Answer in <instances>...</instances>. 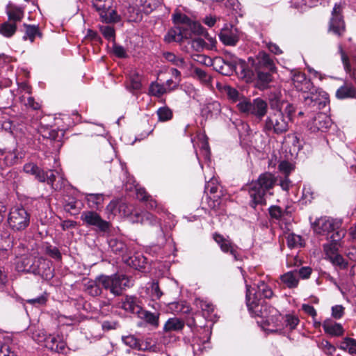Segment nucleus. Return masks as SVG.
Returning a JSON list of instances; mask_svg holds the SVG:
<instances>
[{
  "label": "nucleus",
  "instance_id": "obj_1",
  "mask_svg": "<svg viewBox=\"0 0 356 356\" xmlns=\"http://www.w3.org/2000/svg\"><path fill=\"white\" fill-rule=\"evenodd\" d=\"M247 307L252 316L262 318L260 323L266 332H281L284 329L282 322L284 317L275 308L254 300L252 301L248 293L247 294Z\"/></svg>",
  "mask_w": 356,
  "mask_h": 356
},
{
  "label": "nucleus",
  "instance_id": "obj_2",
  "mask_svg": "<svg viewBox=\"0 0 356 356\" xmlns=\"http://www.w3.org/2000/svg\"><path fill=\"white\" fill-rule=\"evenodd\" d=\"M118 207L119 213L124 216L129 217L132 222L140 223L142 225H148L151 226H156L158 229V236L156 245L163 246L166 242V237L161 227V222L151 213L147 211L136 212L132 213V207L125 202H120L116 204L111 202L108 206L107 209L113 212L115 207Z\"/></svg>",
  "mask_w": 356,
  "mask_h": 356
},
{
  "label": "nucleus",
  "instance_id": "obj_3",
  "mask_svg": "<svg viewBox=\"0 0 356 356\" xmlns=\"http://www.w3.org/2000/svg\"><path fill=\"white\" fill-rule=\"evenodd\" d=\"M270 104L273 111L269 113L265 120L264 130L277 135L286 133L289 129V123L282 112L284 103L280 102L278 97H275L270 99Z\"/></svg>",
  "mask_w": 356,
  "mask_h": 356
},
{
  "label": "nucleus",
  "instance_id": "obj_4",
  "mask_svg": "<svg viewBox=\"0 0 356 356\" xmlns=\"http://www.w3.org/2000/svg\"><path fill=\"white\" fill-rule=\"evenodd\" d=\"M275 183L273 175L269 172L261 174L257 181H252L249 186V194L251 197L250 205L255 208L258 204H265L264 196L268 190L272 188Z\"/></svg>",
  "mask_w": 356,
  "mask_h": 356
},
{
  "label": "nucleus",
  "instance_id": "obj_5",
  "mask_svg": "<svg viewBox=\"0 0 356 356\" xmlns=\"http://www.w3.org/2000/svg\"><path fill=\"white\" fill-rule=\"evenodd\" d=\"M19 272H25L38 275L48 279L52 277L49 261L43 257H25L16 264Z\"/></svg>",
  "mask_w": 356,
  "mask_h": 356
},
{
  "label": "nucleus",
  "instance_id": "obj_6",
  "mask_svg": "<svg viewBox=\"0 0 356 356\" xmlns=\"http://www.w3.org/2000/svg\"><path fill=\"white\" fill-rule=\"evenodd\" d=\"M99 282L102 288L108 290L111 293L118 296L122 293L123 291L134 285L133 280L124 274L115 273L112 275H99Z\"/></svg>",
  "mask_w": 356,
  "mask_h": 356
},
{
  "label": "nucleus",
  "instance_id": "obj_7",
  "mask_svg": "<svg viewBox=\"0 0 356 356\" xmlns=\"http://www.w3.org/2000/svg\"><path fill=\"white\" fill-rule=\"evenodd\" d=\"M341 222L329 218H321L317 219L313 224V229L318 234H328L332 232L330 236L332 242L340 241L345 236L343 229L338 230Z\"/></svg>",
  "mask_w": 356,
  "mask_h": 356
},
{
  "label": "nucleus",
  "instance_id": "obj_8",
  "mask_svg": "<svg viewBox=\"0 0 356 356\" xmlns=\"http://www.w3.org/2000/svg\"><path fill=\"white\" fill-rule=\"evenodd\" d=\"M30 214L22 206H15L10 209L8 223L10 227L15 231H23L30 224Z\"/></svg>",
  "mask_w": 356,
  "mask_h": 356
},
{
  "label": "nucleus",
  "instance_id": "obj_9",
  "mask_svg": "<svg viewBox=\"0 0 356 356\" xmlns=\"http://www.w3.org/2000/svg\"><path fill=\"white\" fill-rule=\"evenodd\" d=\"M80 218L87 227H94L99 232L107 233L110 230V222L102 219L100 215L94 211H85L81 213Z\"/></svg>",
  "mask_w": 356,
  "mask_h": 356
},
{
  "label": "nucleus",
  "instance_id": "obj_10",
  "mask_svg": "<svg viewBox=\"0 0 356 356\" xmlns=\"http://www.w3.org/2000/svg\"><path fill=\"white\" fill-rule=\"evenodd\" d=\"M343 4L341 1L334 4L330 21L329 31L338 36H341L345 31V24L341 15Z\"/></svg>",
  "mask_w": 356,
  "mask_h": 356
},
{
  "label": "nucleus",
  "instance_id": "obj_11",
  "mask_svg": "<svg viewBox=\"0 0 356 356\" xmlns=\"http://www.w3.org/2000/svg\"><path fill=\"white\" fill-rule=\"evenodd\" d=\"M220 40L225 45L235 46L240 39V32L234 25L226 24L219 33Z\"/></svg>",
  "mask_w": 356,
  "mask_h": 356
},
{
  "label": "nucleus",
  "instance_id": "obj_12",
  "mask_svg": "<svg viewBox=\"0 0 356 356\" xmlns=\"http://www.w3.org/2000/svg\"><path fill=\"white\" fill-rule=\"evenodd\" d=\"M172 20L175 26H184L192 33H203L204 27L200 24L193 22L187 15L181 13H175L172 15Z\"/></svg>",
  "mask_w": 356,
  "mask_h": 356
},
{
  "label": "nucleus",
  "instance_id": "obj_13",
  "mask_svg": "<svg viewBox=\"0 0 356 356\" xmlns=\"http://www.w3.org/2000/svg\"><path fill=\"white\" fill-rule=\"evenodd\" d=\"M55 173L52 170L49 172H42L44 176V181L40 182H47V184L51 185V188L56 191L60 190L65 185L66 180L64 178L61 170H55Z\"/></svg>",
  "mask_w": 356,
  "mask_h": 356
},
{
  "label": "nucleus",
  "instance_id": "obj_14",
  "mask_svg": "<svg viewBox=\"0 0 356 356\" xmlns=\"http://www.w3.org/2000/svg\"><path fill=\"white\" fill-rule=\"evenodd\" d=\"M332 125V120L325 113H318L308 123V127L312 132L326 131Z\"/></svg>",
  "mask_w": 356,
  "mask_h": 356
},
{
  "label": "nucleus",
  "instance_id": "obj_15",
  "mask_svg": "<svg viewBox=\"0 0 356 356\" xmlns=\"http://www.w3.org/2000/svg\"><path fill=\"white\" fill-rule=\"evenodd\" d=\"M257 289L254 293V296L252 298L250 296V286L246 284V295L248 294V295L252 301L254 300L264 305H268L264 300H262L261 298H270L273 296V293L271 288L268 286L264 281H259L257 284Z\"/></svg>",
  "mask_w": 356,
  "mask_h": 356
},
{
  "label": "nucleus",
  "instance_id": "obj_16",
  "mask_svg": "<svg viewBox=\"0 0 356 356\" xmlns=\"http://www.w3.org/2000/svg\"><path fill=\"white\" fill-rule=\"evenodd\" d=\"M213 238L218 244L220 250L223 252L229 253L236 261L239 259L237 247L234 245L228 238H225L218 233H214L213 234Z\"/></svg>",
  "mask_w": 356,
  "mask_h": 356
},
{
  "label": "nucleus",
  "instance_id": "obj_17",
  "mask_svg": "<svg viewBox=\"0 0 356 356\" xmlns=\"http://www.w3.org/2000/svg\"><path fill=\"white\" fill-rule=\"evenodd\" d=\"M191 37L190 31L184 26H175L170 29L164 37V40L167 43L173 42H180L184 39Z\"/></svg>",
  "mask_w": 356,
  "mask_h": 356
},
{
  "label": "nucleus",
  "instance_id": "obj_18",
  "mask_svg": "<svg viewBox=\"0 0 356 356\" xmlns=\"http://www.w3.org/2000/svg\"><path fill=\"white\" fill-rule=\"evenodd\" d=\"M291 81L297 90L307 93L312 88V83L306 77L305 73L295 71L292 72Z\"/></svg>",
  "mask_w": 356,
  "mask_h": 356
},
{
  "label": "nucleus",
  "instance_id": "obj_19",
  "mask_svg": "<svg viewBox=\"0 0 356 356\" xmlns=\"http://www.w3.org/2000/svg\"><path fill=\"white\" fill-rule=\"evenodd\" d=\"M94 6L99 12L102 22L105 23H112L120 21V17L114 9L109 8H106L105 5L102 3V2L97 3H94Z\"/></svg>",
  "mask_w": 356,
  "mask_h": 356
},
{
  "label": "nucleus",
  "instance_id": "obj_20",
  "mask_svg": "<svg viewBox=\"0 0 356 356\" xmlns=\"http://www.w3.org/2000/svg\"><path fill=\"white\" fill-rule=\"evenodd\" d=\"M257 62L254 63V70H265L268 71H275L276 67L270 56L264 52L260 51L256 58Z\"/></svg>",
  "mask_w": 356,
  "mask_h": 356
},
{
  "label": "nucleus",
  "instance_id": "obj_21",
  "mask_svg": "<svg viewBox=\"0 0 356 356\" xmlns=\"http://www.w3.org/2000/svg\"><path fill=\"white\" fill-rule=\"evenodd\" d=\"M257 79V86L259 89H266L268 84L272 81V74L275 71H268L265 70H254Z\"/></svg>",
  "mask_w": 356,
  "mask_h": 356
},
{
  "label": "nucleus",
  "instance_id": "obj_22",
  "mask_svg": "<svg viewBox=\"0 0 356 356\" xmlns=\"http://www.w3.org/2000/svg\"><path fill=\"white\" fill-rule=\"evenodd\" d=\"M268 104L261 98H256L252 102L251 114L259 119H262L267 113Z\"/></svg>",
  "mask_w": 356,
  "mask_h": 356
},
{
  "label": "nucleus",
  "instance_id": "obj_23",
  "mask_svg": "<svg viewBox=\"0 0 356 356\" xmlns=\"http://www.w3.org/2000/svg\"><path fill=\"white\" fill-rule=\"evenodd\" d=\"M85 199L89 208L99 210L103 207L104 195L102 193H86Z\"/></svg>",
  "mask_w": 356,
  "mask_h": 356
},
{
  "label": "nucleus",
  "instance_id": "obj_24",
  "mask_svg": "<svg viewBox=\"0 0 356 356\" xmlns=\"http://www.w3.org/2000/svg\"><path fill=\"white\" fill-rule=\"evenodd\" d=\"M124 343L131 348L138 350H147L151 348L149 345L145 341H140L133 335H129L122 337Z\"/></svg>",
  "mask_w": 356,
  "mask_h": 356
},
{
  "label": "nucleus",
  "instance_id": "obj_25",
  "mask_svg": "<svg viewBox=\"0 0 356 356\" xmlns=\"http://www.w3.org/2000/svg\"><path fill=\"white\" fill-rule=\"evenodd\" d=\"M65 343L58 336H49L45 339V346L54 352H62L65 348Z\"/></svg>",
  "mask_w": 356,
  "mask_h": 356
},
{
  "label": "nucleus",
  "instance_id": "obj_26",
  "mask_svg": "<svg viewBox=\"0 0 356 356\" xmlns=\"http://www.w3.org/2000/svg\"><path fill=\"white\" fill-rule=\"evenodd\" d=\"M323 327L325 332L332 336H340L343 333L342 325L330 319L324 321Z\"/></svg>",
  "mask_w": 356,
  "mask_h": 356
},
{
  "label": "nucleus",
  "instance_id": "obj_27",
  "mask_svg": "<svg viewBox=\"0 0 356 356\" xmlns=\"http://www.w3.org/2000/svg\"><path fill=\"white\" fill-rule=\"evenodd\" d=\"M336 97L339 99L356 97V88L350 83H345L336 91Z\"/></svg>",
  "mask_w": 356,
  "mask_h": 356
},
{
  "label": "nucleus",
  "instance_id": "obj_28",
  "mask_svg": "<svg viewBox=\"0 0 356 356\" xmlns=\"http://www.w3.org/2000/svg\"><path fill=\"white\" fill-rule=\"evenodd\" d=\"M122 308L127 312L133 314H138L141 310V307L137 304V298L134 296H127L122 302Z\"/></svg>",
  "mask_w": 356,
  "mask_h": 356
},
{
  "label": "nucleus",
  "instance_id": "obj_29",
  "mask_svg": "<svg viewBox=\"0 0 356 356\" xmlns=\"http://www.w3.org/2000/svg\"><path fill=\"white\" fill-rule=\"evenodd\" d=\"M6 14L10 21L15 23L20 22L24 17V11L22 8L8 4L6 6Z\"/></svg>",
  "mask_w": 356,
  "mask_h": 356
},
{
  "label": "nucleus",
  "instance_id": "obj_30",
  "mask_svg": "<svg viewBox=\"0 0 356 356\" xmlns=\"http://www.w3.org/2000/svg\"><path fill=\"white\" fill-rule=\"evenodd\" d=\"M184 327L183 320L174 317L169 318L165 323L163 330L165 332H178L181 330Z\"/></svg>",
  "mask_w": 356,
  "mask_h": 356
},
{
  "label": "nucleus",
  "instance_id": "obj_31",
  "mask_svg": "<svg viewBox=\"0 0 356 356\" xmlns=\"http://www.w3.org/2000/svg\"><path fill=\"white\" fill-rule=\"evenodd\" d=\"M163 57L166 62H168L179 68H184L186 67L184 58L181 56L175 55L172 52L164 51L163 53Z\"/></svg>",
  "mask_w": 356,
  "mask_h": 356
},
{
  "label": "nucleus",
  "instance_id": "obj_32",
  "mask_svg": "<svg viewBox=\"0 0 356 356\" xmlns=\"http://www.w3.org/2000/svg\"><path fill=\"white\" fill-rule=\"evenodd\" d=\"M195 302L197 307L201 309L205 318L211 320L212 318L211 315L214 311L213 305L211 302L202 299H196Z\"/></svg>",
  "mask_w": 356,
  "mask_h": 356
},
{
  "label": "nucleus",
  "instance_id": "obj_33",
  "mask_svg": "<svg viewBox=\"0 0 356 356\" xmlns=\"http://www.w3.org/2000/svg\"><path fill=\"white\" fill-rule=\"evenodd\" d=\"M138 316L152 325L158 326L159 325V314L157 312L152 313L141 309Z\"/></svg>",
  "mask_w": 356,
  "mask_h": 356
},
{
  "label": "nucleus",
  "instance_id": "obj_34",
  "mask_svg": "<svg viewBox=\"0 0 356 356\" xmlns=\"http://www.w3.org/2000/svg\"><path fill=\"white\" fill-rule=\"evenodd\" d=\"M280 280L289 288L296 287L299 282L297 273L291 271L281 275Z\"/></svg>",
  "mask_w": 356,
  "mask_h": 356
},
{
  "label": "nucleus",
  "instance_id": "obj_35",
  "mask_svg": "<svg viewBox=\"0 0 356 356\" xmlns=\"http://www.w3.org/2000/svg\"><path fill=\"white\" fill-rule=\"evenodd\" d=\"M24 171L27 173L35 176L39 181H44V176L42 174L43 170H40L37 165L33 163H28L24 166Z\"/></svg>",
  "mask_w": 356,
  "mask_h": 356
},
{
  "label": "nucleus",
  "instance_id": "obj_36",
  "mask_svg": "<svg viewBox=\"0 0 356 356\" xmlns=\"http://www.w3.org/2000/svg\"><path fill=\"white\" fill-rule=\"evenodd\" d=\"M99 276L97 277L94 281H90L88 283L86 291L87 292L93 297L99 296L102 293L101 287L102 284L99 282Z\"/></svg>",
  "mask_w": 356,
  "mask_h": 356
},
{
  "label": "nucleus",
  "instance_id": "obj_37",
  "mask_svg": "<svg viewBox=\"0 0 356 356\" xmlns=\"http://www.w3.org/2000/svg\"><path fill=\"white\" fill-rule=\"evenodd\" d=\"M17 31L15 23L4 22L0 25V34L6 38L12 37Z\"/></svg>",
  "mask_w": 356,
  "mask_h": 356
},
{
  "label": "nucleus",
  "instance_id": "obj_38",
  "mask_svg": "<svg viewBox=\"0 0 356 356\" xmlns=\"http://www.w3.org/2000/svg\"><path fill=\"white\" fill-rule=\"evenodd\" d=\"M108 245L111 250L116 254H123L127 249L125 243L118 238L110 239Z\"/></svg>",
  "mask_w": 356,
  "mask_h": 356
},
{
  "label": "nucleus",
  "instance_id": "obj_39",
  "mask_svg": "<svg viewBox=\"0 0 356 356\" xmlns=\"http://www.w3.org/2000/svg\"><path fill=\"white\" fill-rule=\"evenodd\" d=\"M340 348L347 350L353 356H356V341L351 338H346L340 345Z\"/></svg>",
  "mask_w": 356,
  "mask_h": 356
},
{
  "label": "nucleus",
  "instance_id": "obj_40",
  "mask_svg": "<svg viewBox=\"0 0 356 356\" xmlns=\"http://www.w3.org/2000/svg\"><path fill=\"white\" fill-rule=\"evenodd\" d=\"M149 92L153 96L159 97L163 94L167 93L168 90H166V87L163 84L154 82L149 86Z\"/></svg>",
  "mask_w": 356,
  "mask_h": 356
},
{
  "label": "nucleus",
  "instance_id": "obj_41",
  "mask_svg": "<svg viewBox=\"0 0 356 356\" xmlns=\"http://www.w3.org/2000/svg\"><path fill=\"white\" fill-rule=\"evenodd\" d=\"M156 113L159 122H166L170 120L172 118V111L168 106L160 107Z\"/></svg>",
  "mask_w": 356,
  "mask_h": 356
},
{
  "label": "nucleus",
  "instance_id": "obj_42",
  "mask_svg": "<svg viewBox=\"0 0 356 356\" xmlns=\"http://www.w3.org/2000/svg\"><path fill=\"white\" fill-rule=\"evenodd\" d=\"M64 209L68 212L77 213L80 208L78 207V201L75 197H68L67 199L64 200Z\"/></svg>",
  "mask_w": 356,
  "mask_h": 356
},
{
  "label": "nucleus",
  "instance_id": "obj_43",
  "mask_svg": "<svg viewBox=\"0 0 356 356\" xmlns=\"http://www.w3.org/2000/svg\"><path fill=\"white\" fill-rule=\"evenodd\" d=\"M304 104L306 106L312 108L314 109H320L319 105L321 104L318 102L316 95L306 94L303 96Z\"/></svg>",
  "mask_w": 356,
  "mask_h": 356
},
{
  "label": "nucleus",
  "instance_id": "obj_44",
  "mask_svg": "<svg viewBox=\"0 0 356 356\" xmlns=\"http://www.w3.org/2000/svg\"><path fill=\"white\" fill-rule=\"evenodd\" d=\"M26 26V35L23 37L24 40L29 38L31 42L35 40V36L38 35L40 36L38 28L34 25H25Z\"/></svg>",
  "mask_w": 356,
  "mask_h": 356
},
{
  "label": "nucleus",
  "instance_id": "obj_45",
  "mask_svg": "<svg viewBox=\"0 0 356 356\" xmlns=\"http://www.w3.org/2000/svg\"><path fill=\"white\" fill-rule=\"evenodd\" d=\"M284 325L289 327L290 330H293L296 327L299 323V318L298 316L293 314H286L284 317Z\"/></svg>",
  "mask_w": 356,
  "mask_h": 356
},
{
  "label": "nucleus",
  "instance_id": "obj_46",
  "mask_svg": "<svg viewBox=\"0 0 356 356\" xmlns=\"http://www.w3.org/2000/svg\"><path fill=\"white\" fill-rule=\"evenodd\" d=\"M147 291L153 300H159L163 294L160 290L158 282H156L151 283L150 286L147 288Z\"/></svg>",
  "mask_w": 356,
  "mask_h": 356
},
{
  "label": "nucleus",
  "instance_id": "obj_47",
  "mask_svg": "<svg viewBox=\"0 0 356 356\" xmlns=\"http://www.w3.org/2000/svg\"><path fill=\"white\" fill-rule=\"evenodd\" d=\"M280 102H283V108L282 112L285 115V118L288 119L289 123L292 120V116L296 111V108L292 104H290L286 102L281 101Z\"/></svg>",
  "mask_w": 356,
  "mask_h": 356
},
{
  "label": "nucleus",
  "instance_id": "obj_48",
  "mask_svg": "<svg viewBox=\"0 0 356 356\" xmlns=\"http://www.w3.org/2000/svg\"><path fill=\"white\" fill-rule=\"evenodd\" d=\"M318 346L327 355H332L336 351V348L326 340L321 341Z\"/></svg>",
  "mask_w": 356,
  "mask_h": 356
},
{
  "label": "nucleus",
  "instance_id": "obj_49",
  "mask_svg": "<svg viewBox=\"0 0 356 356\" xmlns=\"http://www.w3.org/2000/svg\"><path fill=\"white\" fill-rule=\"evenodd\" d=\"M142 84L140 78L138 74L134 73L130 77V83L127 86L129 90H138L141 88Z\"/></svg>",
  "mask_w": 356,
  "mask_h": 356
},
{
  "label": "nucleus",
  "instance_id": "obj_50",
  "mask_svg": "<svg viewBox=\"0 0 356 356\" xmlns=\"http://www.w3.org/2000/svg\"><path fill=\"white\" fill-rule=\"evenodd\" d=\"M323 250L325 254V259L328 260L331 259L332 257H334L335 255L338 254V248L335 243L330 244H325L323 245Z\"/></svg>",
  "mask_w": 356,
  "mask_h": 356
},
{
  "label": "nucleus",
  "instance_id": "obj_51",
  "mask_svg": "<svg viewBox=\"0 0 356 356\" xmlns=\"http://www.w3.org/2000/svg\"><path fill=\"white\" fill-rule=\"evenodd\" d=\"M200 140H201V147L200 150L201 153L204 156L206 160H209L210 159V149L209 146V143L207 141V138L206 136L202 135L200 137Z\"/></svg>",
  "mask_w": 356,
  "mask_h": 356
},
{
  "label": "nucleus",
  "instance_id": "obj_52",
  "mask_svg": "<svg viewBox=\"0 0 356 356\" xmlns=\"http://www.w3.org/2000/svg\"><path fill=\"white\" fill-rule=\"evenodd\" d=\"M302 237L299 235L290 234L287 236V245L291 248L302 246Z\"/></svg>",
  "mask_w": 356,
  "mask_h": 356
},
{
  "label": "nucleus",
  "instance_id": "obj_53",
  "mask_svg": "<svg viewBox=\"0 0 356 356\" xmlns=\"http://www.w3.org/2000/svg\"><path fill=\"white\" fill-rule=\"evenodd\" d=\"M0 356H15L4 338H0Z\"/></svg>",
  "mask_w": 356,
  "mask_h": 356
},
{
  "label": "nucleus",
  "instance_id": "obj_54",
  "mask_svg": "<svg viewBox=\"0 0 356 356\" xmlns=\"http://www.w3.org/2000/svg\"><path fill=\"white\" fill-rule=\"evenodd\" d=\"M333 265L338 266L340 269H345L348 267V261L341 255L337 254L329 260Z\"/></svg>",
  "mask_w": 356,
  "mask_h": 356
},
{
  "label": "nucleus",
  "instance_id": "obj_55",
  "mask_svg": "<svg viewBox=\"0 0 356 356\" xmlns=\"http://www.w3.org/2000/svg\"><path fill=\"white\" fill-rule=\"evenodd\" d=\"M198 35H202L204 36L205 39L207 40L206 42V49L212 50L216 48V45L217 41L215 38L210 35L204 29L203 33H197Z\"/></svg>",
  "mask_w": 356,
  "mask_h": 356
},
{
  "label": "nucleus",
  "instance_id": "obj_56",
  "mask_svg": "<svg viewBox=\"0 0 356 356\" xmlns=\"http://www.w3.org/2000/svg\"><path fill=\"white\" fill-rule=\"evenodd\" d=\"M46 253L57 261H60L62 258L61 253L58 248L52 245H48L46 247Z\"/></svg>",
  "mask_w": 356,
  "mask_h": 356
},
{
  "label": "nucleus",
  "instance_id": "obj_57",
  "mask_svg": "<svg viewBox=\"0 0 356 356\" xmlns=\"http://www.w3.org/2000/svg\"><path fill=\"white\" fill-rule=\"evenodd\" d=\"M100 31L105 38L107 40H114L115 38V30L112 26H100Z\"/></svg>",
  "mask_w": 356,
  "mask_h": 356
},
{
  "label": "nucleus",
  "instance_id": "obj_58",
  "mask_svg": "<svg viewBox=\"0 0 356 356\" xmlns=\"http://www.w3.org/2000/svg\"><path fill=\"white\" fill-rule=\"evenodd\" d=\"M279 170L284 174V176L288 177L290 172L293 170V165L286 161L280 163L278 165Z\"/></svg>",
  "mask_w": 356,
  "mask_h": 356
},
{
  "label": "nucleus",
  "instance_id": "obj_59",
  "mask_svg": "<svg viewBox=\"0 0 356 356\" xmlns=\"http://www.w3.org/2000/svg\"><path fill=\"white\" fill-rule=\"evenodd\" d=\"M47 301V294H42L37 298L29 299L26 302L35 306L44 305Z\"/></svg>",
  "mask_w": 356,
  "mask_h": 356
},
{
  "label": "nucleus",
  "instance_id": "obj_60",
  "mask_svg": "<svg viewBox=\"0 0 356 356\" xmlns=\"http://www.w3.org/2000/svg\"><path fill=\"white\" fill-rule=\"evenodd\" d=\"M206 42L200 38H195L191 41V47L196 51H201L206 48Z\"/></svg>",
  "mask_w": 356,
  "mask_h": 356
},
{
  "label": "nucleus",
  "instance_id": "obj_61",
  "mask_svg": "<svg viewBox=\"0 0 356 356\" xmlns=\"http://www.w3.org/2000/svg\"><path fill=\"white\" fill-rule=\"evenodd\" d=\"M194 74L201 81L204 83H209L211 77L207 74V72L201 68L196 67L194 70Z\"/></svg>",
  "mask_w": 356,
  "mask_h": 356
},
{
  "label": "nucleus",
  "instance_id": "obj_62",
  "mask_svg": "<svg viewBox=\"0 0 356 356\" xmlns=\"http://www.w3.org/2000/svg\"><path fill=\"white\" fill-rule=\"evenodd\" d=\"M170 309L176 313H186L188 312V307L179 302H172L170 304Z\"/></svg>",
  "mask_w": 356,
  "mask_h": 356
},
{
  "label": "nucleus",
  "instance_id": "obj_63",
  "mask_svg": "<svg viewBox=\"0 0 356 356\" xmlns=\"http://www.w3.org/2000/svg\"><path fill=\"white\" fill-rule=\"evenodd\" d=\"M206 109L211 115H217L220 112V104L218 102L213 101L207 105Z\"/></svg>",
  "mask_w": 356,
  "mask_h": 356
},
{
  "label": "nucleus",
  "instance_id": "obj_64",
  "mask_svg": "<svg viewBox=\"0 0 356 356\" xmlns=\"http://www.w3.org/2000/svg\"><path fill=\"white\" fill-rule=\"evenodd\" d=\"M17 159H18V158H17L15 152H9L6 154V156L3 159L5 165H6V166L12 165L15 164V163H17Z\"/></svg>",
  "mask_w": 356,
  "mask_h": 356
}]
</instances>
